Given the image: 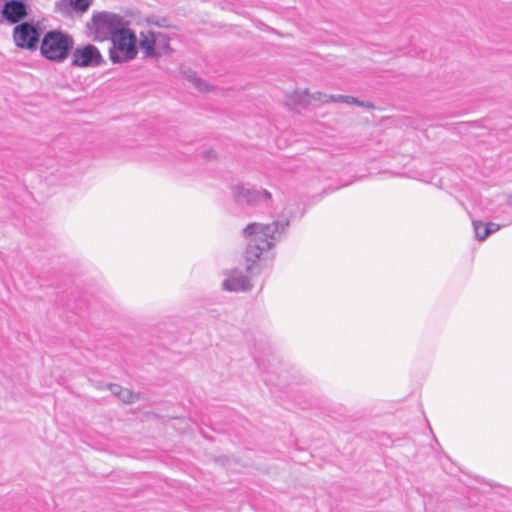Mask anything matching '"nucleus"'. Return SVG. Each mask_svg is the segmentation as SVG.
I'll list each match as a JSON object with an SVG mask.
<instances>
[{
  "label": "nucleus",
  "mask_w": 512,
  "mask_h": 512,
  "mask_svg": "<svg viewBox=\"0 0 512 512\" xmlns=\"http://www.w3.org/2000/svg\"><path fill=\"white\" fill-rule=\"evenodd\" d=\"M103 63L104 59L99 49L92 44L77 47L72 53L71 64L75 67H97Z\"/></svg>",
  "instance_id": "obj_6"
},
{
  "label": "nucleus",
  "mask_w": 512,
  "mask_h": 512,
  "mask_svg": "<svg viewBox=\"0 0 512 512\" xmlns=\"http://www.w3.org/2000/svg\"><path fill=\"white\" fill-rule=\"evenodd\" d=\"M222 289L227 292H246L252 289L250 278L242 270L231 269L224 272Z\"/></svg>",
  "instance_id": "obj_8"
},
{
  "label": "nucleus",
  "mask_w": 512,
  "mask_h": 512,
  "mask_svg": "<svg viewBox=\"0 0 512 512\" xmlns=\"http://www.w3.org/2000/svg\"><path fill=\"white\" fill-rule=\"evenodd\" d=\"M508 203H509L510 205H512V196L509 198Z\"/></svg>",
  "instance_id": "obj_20"
},
{
  "label": "nucleus",
  "mask_w": 512,
  "mask_h": 512,
  "mask_svg": "<svg viewBox=\"0 0 512 512\" xmlns=\"http://www.w3.org/2000/svg\"><path fill=\"white\" fill-rule=\"evenodd\" d=\"M204 157L207 160H214V159H216L217 155H216V152L214 150H207L204 153Z\"/></svg>",
  "instance_id": "obj_18"
},
{
  "label": "nucleus",
  "mask_w": 512,
  "mask_h": 512,
  "mask_svg": "<svg viewBox=\"0 0 512 512\" xmlns=\"http://www.w3.org/2000/svg\"><path fill=\"white\" fill-rule=\"evenodd\" d=\"M189 78L195 88L200 91L207 90V84H205L200 78H198L194 73L189 75Z\"/></svg>",
  "instance_id": "obj_16"
},
{
  "label": "nucleus",
  "mask_w": 512,
  "mask_h": 512,
  "mask_svg": "<svg viewBox=\"0 0 512 512\" xmlns=\"http://www.w3.org/2000/svg\"><path fill=\"white\" fill-rule=\"evenodd\" d=\"M91 5V0H57L55 11L63 15H68L72 11L84 13Z\"/></svg>",
  "instance_id": "obj_11"
},
{
  "label": "nucleus",
  "mask_w": 512,
  "mask_h": 512,
  "mask_svg": "<svg viewBox=\"0 0 512 512\" xmlns=\"http://www.w3.org/2000/svg\"><path fill=\"white\" fill-rule=\"evenodd\" d=\"M164 22H166V20H165V19H162V21H161V22L157 21V22H155V24H157L158 26H165V23H164Z\"/></svg>",
  "instance_id": "obj_19"
},
{
  "label": "nucleus",
  "mask_w": 512,
  "mask_h": 512,
  "mask_svg": "<svg viewBox=\"0 0 512 512\" xmlns=\"http://www.w3.org/2000/svg\"><path fill=\"white\" fill-rule=\"evenodd\" d=\"M289 224V219L281 217L271 224L251 223L245 227L243 234L248 240L246 260L250 263L247 272H252L261 255L282 238Z\"/></svg>",
  "instance_id": "obj_1"
},
{
  "label": "nucleus",
  "mask_w": 512,
  "mask_h": 512,
  "mask_svg": "<svg viewBox=\"0 0 512 512\" xmlns=\"http://www.w3.org/2000/svg\"><path fill=\"white\" fill-rule=\"evenodd\" d=\"M472 224H473V229L475 232V237L479 241H484L490 235L486 226L484 225V223L482 221L474 220L472 222Z\"/></svg>",
  "instance_id": "obj_15"
},
{
  "label": "nucleus",
  "mask_w": 512,
  "mask_h": 512,
  "mask_svg": "<svg viewBox=\"0 0 512 512\" xmlns=\"http://www.w3.org/2000/svg\"><path fill=\"white\" fill-rule=\"evenodd\" d=\"M161 34L154 33L151 31L148 32H141L140 34V40H139V47L142 49L146 57H156L159 55V53L156 51V43L158 40V37H160Z\"/></svg>",
  "instance_id": "obj_12"
},
{
  "label": "nucleus",
  "mask_w": 512,
  "mask_h": 512,
  "mask_svg": "<svg viewBox=\"0 0 512 512\" xmlns=\"http://www.w3.org/2000/svg\"><path fill=\"white\" fill-rule=\"evenodd\" d=\"M232 195L240 204L258 205L262 202H269L272 195L267 190H256L244 184H236L231 187Z\"/></svg>",
  "instance_id": "obj_7"
},
{
  "label": "nucleus",
  "mask_w": 512,
  "mask_h": 512,
  "mask_svg": "<svg viewBox=\"0 0 512 512\" xmlns=\"http://www.w3.org/2000/svg\"><path fill=\"white\" fill-rule=\"evenodd\" d=\"M108 388L114 395H117L124 403H131L136 398V396L129 389L122 388L117 384H110Z\"/></svg>",
  "instance_id": "obj_13"
},
{
  "label": "nucleus",
  "mask_w": 512,
  "mask_h": 512,
  "mask_svg": "<svg viewBox=\"0 0 512 512\" xmlns=\"http://www.w3.org/2000/svg\"><path fill=\"white\" fill-rule=\"evenodd\" d=\"M109 59L112 63H126L136 58L138 54V39L136 33L127 26L110 39Z\"/></svg>",
  "instance_id": "obj_4"
},
{
  "label": "nucleus",
  "mask_w": 512,
  "mask_h": 512,
  "mask_svg": "<svg viewBox=\"0 0 512 512\" xmlns=\"http://www.w3.org/2000/svg\"><path fill=\"white\" fill-rule=\"evenodd\" d=\"M130 21L125 17L112 12L94 13L87 24L88 29L94 35L95 41L110 40L117 33L129 26Z\"/></svg>",
  "instance_id": "obj_2"
},
{
  "label": "nucleus",
  "mask_w": 512,
  "mask_h": 512,
  "mask_svg": "<svg viewBox=\"0 0 512 512\" xmlns=\"http://www.w3.org/2000/svg\"><path fill=\"white\" fill-rule=\"evenodd\" d=\"M2 17L10 24H19L28 16V5L22 0H8L1 10Z\"/></svg>",
  "instance_id": "obj_9"
},
{
  "label": "nucleus",
  "mask_w": 512,
  "mask_h": 512,
  "mask_svg": "<svg viewBox=\"0 0 512 512\" xmlns=\"http://www.w3.org/2000/svg\"><path fill=\"white\" fill-rule=\"evenodd\" d=\"M42 29L39 22L23 21L13 28L12 36L15 46L34 51L38 48Z\"/></svg>",
  "instance_id": "obj_5"
},
{
  "label": "nucleus",
  "mask_w": 512,
  "mask_h": 512,
  "mask_svg": "<svg viewBox=\"0 0 512 512\" xmlns=\"http://www.w3.org/2000/svg\"><path fill=\"white\" fill-rule=\"evenodd\" d=\"M329 101L332 102H343L347 104H356L358 106H365L368 108H372V104H365L364 102L358 100L357 98H354L352 96H345V95H327L326 98Z\"/></svg>",
  "instance_id": "obj_14"
},
{
  "label": "nucleus",
  "mask_w": 512,
  "mask_h": 512,
  "mask_svg": "<svg viewBox=\"0 0 512 512\" xmlns=\"http://www.w3.org/2000/svg\"><path fill=\"white\" fill-rule=\"evenodd\" d=\"M326 98L327 94H322L320 92L310 94L307 90L296 91L294 94L288 97L286 104L291 109H298L310 104L311 101H320L326 103L328 102Z\"/></svg>",
  "instance_id": "obj_10"
},
{
  "label": "nucleus",
  "mask_w": 512,
  "mask_h": 512,
  "mask_svg": "<svg viewBox=\"0 0 512 512\" xmlns=\"http://www.w3.org/2000/svg\"><path fill=\"white\" fill-rule=\"evenodd\" d=\"M484 225L486 226L489 234H492V233L498 231L501 228L500 224H497V223H494V222L484 223Z\"/></svg>",
  "instance_id": "obj_17"
},
{
  "label": "nucleus",
  "mask_w": 512,
  "mask_h": 512,
  "mask_svg": "<svg viewBox=\"0 0 512 512\" xmlns=\"http://www.w3.org/2000/svg\"><path fill=\"white\" fill-rule=\"evenodd\" d=\"M73 38L58 30L48 31L42 38L40 52L47 60L56 63L64 62L73 48Z\"/></svg>",
  "instance_id": "obj_3"
}]
</instances>
